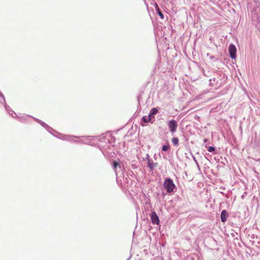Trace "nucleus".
Returning <instances> with one entry per match:
<instances>
[{"label": "nucleus", "mask_w": 260, "mask_h": 260, "mask_svg": "<svg viewBox=\"0 0 260 260\" xmlns=\"http://www.w3.org/2000/svg\"><path fill=\"white\" fill-rule=\"evenodd\" d=\"M164 186L167 189V192L169 193L173 191L175 188V184L173 181L170 178H168L165 180Z\"/></svg>", "instance_id": "f257e3e1"}, {"label": "nucleus", "mask_w": 260, "mask_h": 260, "mask_svg": "<svg viewBox=\"0 0 260 260\" xmlns=\"http://www.w3.org/2000/svg\"><path fill=\"white\" fill-rule=\"evenodd\" d=\"M229 52L230 57L232 59H235L236 57L237 49L235 46L233 44H231L229 46Z\"/></svg>", "instance_id": "f03ea898"}, {"label": "nucleus", "mask_w": 260, "mask_h": 260, "mask_svg": "<svg viewBox=\"0 0 260 260\" xmlns=\"http://www.w3.org/2000/svg\"><path fill=\"white\" fill-rule=\"evenodd\" d=\"M168 126L171 132H174L176 131L177 127V122L175 120H171L169 121Z\"/></svg>", "instance_id": "7ed1b4c3"}, {"label": "nucleus", "mask_w": 260, "mask_h": 260, "mask_svg": "<svg viewBox=\"0 0 260 260\" xmlns=\"http://www.w3.org/2000/svg\"><path fill=\"white\" fill-rule=\"evenodd\" d=\"M151 220L153 224H158L159 223V218L155 211L152 212L151 214Z\"/></svg>", "instance_id": "20e7f679"}, {"label": "nucleus", "mask_w": 260, "mask_h": 260, "mask_svg": "<svg viewBox=\"0 0 260 260\" xmlns=\"http://www.w3.org/2000/svg\"><path fill=\"white\" fill-rule=\"evenodd\" d=\"M228 216V212L225 210L222 211L220 215L221 220L222 222H224L227 220V217Z\"/></svg>", "instance_id": "39448f33"}, {"label": "nucleus", "mask_w": 260, "mask_h": 260, "mask_svg": "<svg viewBox=\"0 0 260 260\" xmlns=\"http://www.w3.org/2000/svg\"><path fill=\"white\" fill-rule=\"evenodd\" d=\"M172 142L174 145L176 146L179 143V140L177 138H173L172 140Z\"/></svg>", "instance_id": "423d86ee"}, {"label": "nucleus", "mask_w": 260, "mask_h": 260, "mask_svg": "<svg viewBox=\"0 0 260 260\" xmlns=\"http://www.w3.org/2000/svg\"><path fill=\"white\" fill-rule=\"evenodd\" d=\"M150 112H151V114L155 115L157 113L158 110L157 108H153L151 110Z\"/></svg>", "instance_id": "0eeeda50"}, {"label": "nucleus", "mask_w": 260, "mask_h": 260, "mask_svg": "<svg viewBox=\"0 0 260 260\" xmlns=\"http://www.w3.org/2000/svg\"><path fill=\"white\" fill-rule=\"evenodd\" d=\"M156 11H157V12L158 14L160 17V18L161 19H164V15L162 13V12L160 11V10H159L158 7H157V10Z\"/></svg>", "instance_id": "6e6552de"}, {"label": "nucleus", "mask_w": 260, "mask_h": 260, "mask_svg": "<svg viewBox=\"0 0 260 260\" xmlns=\"http://www.w3.org/2000/svg\"><path fill=\"white\" fill-rule=\"evenodd\" d=\"M143 120L145 122H148L151 121V118H148L146 116L143 117Z\"/></svg>", "instance_id": "1a4fd4ad"}, {"label": "nucleus", "mask_w": 260, "mask_h": 260, "mask_svg": "<svg viewBox=\"0 0 260 260\" xmlns=\"http://www.w3.org/2000/svg\"><path fill=\"white\" fill-rule=\"evenodd\" d=\"M169 147H170V146L169 145H165L162 147V150L164 151H166L169 149Z\"/></svg>", "instance_id": "9d476101"}, {"label": "nucleus", "mask_w": 260, "mask_h": 260, "mask_svg": "<svg viewBox=\"0 0 260 260\" xmlns=\"http://www.w3.org/2000/svg\"><path fill=\"white\" fill-rule=\"evenodd\" d=\"M155 165L153 163H151L150 161L148 163V167L150 169V170H152L154 169Z\"/></svg>", "instance_id": "9b49d317"}, {"label": "nucleus", "mask_w": 260, "mask_h": 260, "mask_svg": "<svg viewBox=\"0 0 260 260\" xmlns=\"http://www.w3.org/2000/svg\"><path fill=\"white\" fill-rule=\"evenodd\" d=\"M113 166L114 169L115 170L118 166H119V164L118 162H117L116 161H114L113 162Z\"/></svg>", "instance_id": "f8f14e48"}, {"label": "nucleus", "mask_w": 260, "mask_h": 260, "mask_svg": "<svg viewBox=\"0 0 260 260\" xmlns=\"http://www.w3.org/2000/svg\"><path fill=\"white\" fill-rule=\"evenodd\" d=\"M208 150L209 152H213V151H214L215 150V148L213 147L210 146V147H209Z\"/></svg>", "instance_id": "ddd939ff"}, {"label": "nucleus", "mask_w": 260, "mask_h": 260, "mask_svg": "<svg viewBox=\"0 0 260 260\" xmlns=\"http://www.w3.org/2000/svg\"><path fill=\"white\" fill-rule=\"evenodd\" d=\"M153 115V114H151V112H150L149 115H148V118H151V117Z\"/></svg>", "instance_id": "4468645a"}, {"label": "nucleus", "mask_w": 260, "mask_h": 260, "mask_svg": "<svg viewBox=\"0 0 260 260\" xmlns=\"http://www.w3.org/2000/svg\"><path fill=\"white\" fill-rule=\"evenodd\" d=\"M157 7H158V5H157V4H155V8L156 9V10H157Z\"/></svg>", "instance_id": "2eb2a0df"}, {"label": "nucleus", "mask_w": 260, "mask_h": 260, "mask_svg": "<svg viewBox=\"0 0 260 260\" xmlns=\"http://www.w3.org/2000/svg\"><path fill=\"white\" fill-rule=\"evenodd\" d=\"M206 141H207V140H206V139L204 140V142H206Z\"/></svg>", "instance_id": "dca6fc26"}]
</instances>
